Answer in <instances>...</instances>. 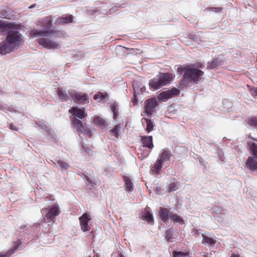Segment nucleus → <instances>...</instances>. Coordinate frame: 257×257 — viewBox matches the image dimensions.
<instances>
[{
    "instance_id": "f257e3e1",
    "label": "nucleus",
    "mask_w": 257,
    "mask_h": 257,
    "mask_svg": "<svg viewBox=\"0 0 257 257\" xmlns=\"http://www.w3.org/2000/svg\"><path fill=\"white\" fill-rule=\"evenodd\" d=\"M178 71L180 73H184L183 78L180 81V85L183 86H187L190 84L197 83L200 76H202L204 72L201 70L189 67H180L178 68Z\"/></svg>"
},
{
    "instance_id": "f03ea898",
    "label": "nucleus",
    "mask_w": 257,
    "mask_h": 257,
    "mask_svg": "<svg viewBox=\"0 0 257 257\" xmlns=\"http://www.w3.org/2000/svg\"><path fill=\"white\" fill-rule=\"evenodd\" d=\"M10 28L7 32L6 39L15 48L18 47L22 42V35L18 30L19 26H16L14 24H9Z\"/></svg>"
},
{
    "instance_id": "7ed1b4c3",
    "label": "nucleus",
    "mask_w": 257,
    "mask_h": 257,
    "mask_svg": "<svg viewBox=\"0 0 257 257\" xmlns=\"http://www.w3.org/2000/svg\"><path fill=\"white\" fill-rule=\"evenodd\" d=\"M172 74L169 73H160L159 75L149 81V86L154 89H159L169 84L171 80Z\"/></svg>"
},
{
    "instance_id": "20e7f679",
    "label": "nucleus",
    "mask_w": 257,
    "mask_h": 257,
    "mask_svg": "<svg viewBox=\"0 0 257 257\" xmlns=\"http://www.w3.org/2000/svg\"><path fill=\"white\" fill-rule=\"evenodd\" d=\"M171 154L169 150L164 149L159 155L156 162L153 167L152 171L154 173L158 174L162 171V165L164 162L170 160Z\"/></svg>"
},
{
    "instance_id": "39448f33",
    "label": "nucleus",
    "mask_w": 257,
    "mask_h": 257,
    "mask_svg": "<svg viewBox=\"0 0 257 257\" xmlns=\"http://www.w3.org/2000/svg\"><path fill=\"white\" fill-rule=\"evenodd\" d=\"M249 150L253 157H248L246 162V165L247 168L251 171H255L257 170V144L255 143L250 144Z\"/></svg>"
},
{
    "instance_id": "423d86ee",
    "label": "nucleus",
    "mask_w": 257,
    "mask_h": 257,
    "mask_svg": "<svg viewBox=\"0 0 257 257\" xmlns=\"http://www.w3.org/2000/svg\"><path fill=\"white\" fill-rule=\"evenodd\" d=\"M73 124L76 126L79 131V135L81 137V134H83L86 137L90 138L92 135L91 129L86 123L82 122L77 118H74L73 120Z\"/></svg>"
},
{
    "instance_id": "0eeeda50",
    "label": "nucleus",
    "mask_w": 257,
    "mask_h": 257,
    "mask_svg": "<svg viewBox=\"0 0 257 257\" xmlns=\"http://www.w3.org/2000/svg\"><path fill=\"white\" fill-rule=\"evenodd\" d=\"M71 99H73L75 102L80 104H85L88 100L89 97L87 94L77 92L75 90L71 89L69 92Z\"/></svg>"
},
{
    "instance_id": "6e6552de",
    "label": "nucleus",
    "mask_w": 257,
    "mask_h": 257,
    "mask_svg": "<svg viewBox=\"0 0 257 257\" xmlns=\"http://www.w3.org/2000/svg\"><path fill=\"white\" fill-rule=\"evenodd\" d=\"M44 213L46 211L45 218L48 220H53L59 214V207L56 204H53L45 209L42 210Z\"/></svg>"
},
{
    "instance_id": "1a4fd4ad",
    "label": "nucleus",
    "mask_w": 257,
    "mask_h": 257,
    "mask_svg": "<svg viewBox=\"0 0 257 257\" xmlns=\"http://www.w3.org/2000/svg\"><path fill=\"white\" fill-rule=\"evenodd\" d=\"M180 91L177 88H173L167 91L161 92L158 96V99L163 101H166L168 99L178 95Z\"/></svg>"
},
{
    "instance_id": "9d476101",
    "label": "nucleus",
    "mask_w": 257,
    "mask_h": 257,
    "mask_svg": "<svg viewBox=\"0 0 257 257\" xmlns=\"http://www.w3.org/2000/svg\"><path fill=\"white\" fill-rule=\"evenodd\" d=\"M144 112L147 115H151L154 112L157 105V101L155 98L148 99L145 102Z\"/></svg>"
},
{
    "instance_id": "9b49d317",
    "label": "nucleus",
    "mask_w": 257,
    "mask_h": 257,
    "mask_svg": "<svg viewBox=\"0 0 257 257\" xmlns=\"http://www.w3.org/2000/svg\"><path fill=\"white\" fill-rule=\"evenodd\" d=\"M81 229L83 231H88L90 229L88 222L90 220V216L87 213H84L79 218Z\"/></svg>"
},
{
    "instance_id": "f8f14e48",
    "label": "nucleus",
    "mask_w": 257,
    "mask_h": 257,
    "mask_svg": "<svg viewBox=\"0 0 257 257\" xmlns=\"http://www.w3.org/2000/svg\"><path fill=\"white\" fill-rule=\"evenodd\" d=\"M38 43L47 49H57L59 48L58 44L49 40L46 38H40L38 39Z\"/></svg>"
},
{
    "instance_id": "ddd939ff",
    "label": "nucleus",
    "mask_w": 257,
    "mask_h": 257,
    "mask_svg": "<svg viewBox=\"0 0 257 257\" xmlns=\"http://www.w3.org/2000/svg\"><path fill=\"white\" fill-rule=\"evenodd\" d=\"M55 33V32L53 30H33L31 31L30 34L33 35L34 37H52Z\"/></svg>"
},
{
    "instance_id": "4468645a",
    "label": "nucleus",
    "mask_w": 257,
    "mask_h": 257,
    "mask_svg": "<svg viewBox=\"0 0 257 257\" xmlns=\"http://www.w3.org/2000/svg\"><path fill=\"white\" fill-rule=\"evenodd\" d=\"M69 111L74 116L72 120L76 117L79 119H83L87 115L84 108H79L77 107H73Z\"/></svg>"
},
{
    "instance_id": "2eb2a0df",
    "label": "nucleus",
    "mask_w": 257,
    "mask_h": 257,
    "mask_svg": "<svg viewBox=\"0 0 257 257\" xmlns=\"http://www.w3.org/2000/svg\"><path fill=\"white\" fill-rule=\"evenodd\" d=\"M15 48L7 39L0 43V54L5 55Z\"/></svg>"
},
{
    "instance_id": "dca6fc26",
    "label": "nucleus",
    "mask_w": 257,
    "mask_h": 257,
    "mask_svg": "<svg viewBox=\"0 0 257 257\" xmlns=\"http://www.w3.org/2000/svg\"><path fill=\"white\" fill-rule=\"evenodd\" d=\"M15 48L7 39L0 43V54L5 55Z\"/></svg>"
},
{
    "instance_id": "f3484780",
    "label": "nucleus",
    "mask_w": 257,
    "mask_h": 257,
    "mask_svg": "<svg viewBox=\"0 0 257 257\" xmlns=\"http://www.w3.org/2000/svg\"><path fill=\"white\" fill-rule=\"evenodd\" d=\"M141 142L143 144V146L152 150L154 148L153 143V137L152 136H144L142 137L141 139Z\"/></svg>"
},
{
    "instance_id": "a211bd4d",
    "label": "nucleus",
    "mask_w": 257,
    "mask_h": 257,
    "mask_svg": "<svg viewBox=\"0 0 257 257\" xmlns=\"http://www.w3.org/2000/svg\"><path fill=\"white\" fill-rule=\"evenodd\" d=\"M159 213L161 220L164 222L168 221L170 214H172L167 208L162 207L160 208Z\"/></svg>"
},
{
    "instance_id": "6ab92c4d",
    "label": "nucleus",
    "mask_w": 257,
    "mask_h": 257,
    "mask_svg": "<svg viewBox=\"0 0 257 257\" xmlns=\"http://www.w3.org/2000/svg\"><path fill=\"white\" fill-rule=\"evenodd\" d=\"M70 91V90H68V93H67L66 92V90L63 88H58L57 90V94L59 99L62 101H66L68 99H71V97L69 94V92Z\"/></svg>"
},
{
    "instance_id": "aec40b11",
    "label": "nucleus",
    "mask_w": 257,
    "mask_h": 257,
    "mask_svg": "<svg viewBox=\"0 0 257 257\" xmlns=\"http://www.w3.org/2000/svg\"><path fill=\"white\" fill-rule=\"evenodd\" d=\"M93 121L95 124L99 126L101 129L106 128L107 123L106 121L100 116H97L94 118Z\"/></svg>"
},
{
    "instance_id": "412c9836",
    "label": "nucleus",
    "mask_w": 257,
    "mask_h": 257,
    "mask_svg": "<svg viewBox=\"0 0 257 257\" xmlns=\"http://www.w3.org/2000/svg\"><path fill=\"white\" fill-rule=\"evenodd\" d=\"M124 181L125 190L127 191L132 192L134 190V184L131 179L126 176L123 177Z\"/></svg>"
},
{
    "instance_id": "4be33fe9",
    "label": "nucleus",
    "mask_w": 257,
    "mask_h": 257,
    "mask_svg": "<svg viewBox=\"0 0 257 257\" xmlns=\"http://www.w3.org/2000/svg\"><path fill=\"white\" fill-rule=\"evenodd\" d=\"M223 64L222 61L218 59H215L211 62H208L207 66V69H214L221 65Z\"/></svg>"
},
{
    "instance_id": "5701e85b",
    "label": "nucleus",
    "mask_w": 257,
    "mask_h": 257,
    "mask_svg": "<svg viewBox=\"0 0 257 257\" xmlns=\"http://www.w3.org/2000/svg\"><path fill=\"white\" fill-rule=\"evenodd\" d=\"M20 245V243L16 242L13 248L6 252L0 253V257H10L18 249Z\"/></svg>"
},
{
    "instance_id": "b1692460",
    "label": "nucleus",
    "mask_w": 257,
    "mask_h": 257,
    "mask_svg": "<svg viewBox=\"0 0 257 257\" xmlns=\"http://www.w3.org/2000/svg\"><path fill=\"white\" fill-rule=\"evenodd\" d=\"M95 100H98L100 102H105L106 101V95L105 93L101 92H98L93 96Z\"/></svg>"
},
{
    "instance_id": "393cba45",
    "label": "nucleus",
    "mask_w": 257,
    "mask_h": 257,
    "mask_svg": "<svg viewBox=\"0 0 257 257\" xmlns=\"http://www.w3.org/2000/svg\"><path fill=\"white\" fill-rule=\"evenodd\" d=\"M121 129V126L120 124L115 125L114 128L110 131L111 135L118 138L120 134Z\"/></svg>"
},
{
    "instance_id": "a878e982",
    "label": "nucleus",
    "mask_w": 257,
    "mask_h": 257,
    "mask_svg": "<svg viewBox=\"0 0 257 257\" xmlns=\"http://www.w3.org/2000/svg\"><path fill=\"white\" fill-rule=\"evenodd\" d=\"M203 239L202 242L203 244H206L209 245H212L216 243V240H214L212 238L208 237L205 235L202 234Z\"/></svg>"
},
{
    "instance_id": "bb28decb",
    "label": "nucleus",
    "mask_w": 257,
    "mask_h": 257,
    "mask_svg": "<svg viewBox=\"0 0 257 257\" xmlns=\"http://www.w3.org/2000/svg\"><path fill=\"white\" fill-rule=\"evenodd\" d=\"M170 219L171 221H173L175 223H178L180 224H183L184 223L183 219L177 214H170Z\"/></svg>"
},
{
    "instance_id": "cd10ccee",
    "label": "nucleus",
    "mask_w": 257,
    "mask_h": 257,
    "mask_svg": "<svg viewBox=\"0 0 257 257\" xmlns=\"http://www.w3.org/2000/svg\"><path fill=\"white\" fill-rule=\"evenodd\" d=\"M142 219L147 221L149 223H152L153 218L151 214L149 212L144 213L142 214Z\"/></svg>"
},
{
    "instance_id": "c85d7f7f",
    "label": "nucleus",
    "mask_w": 257,
    "mask_h": 257,
    "mask_svg": "<svg viewBox=\"0 0 257 257\" xmlns=\"http://www.w3.org/2000/svg\"><path fill=\"white\" fill-rule=\"evenodd\" d=\"M73 16L69 15L68 16L63 17L60 18L59 20V23L60 24H65L70 23L72 21Z\"/></svg>"
},
{
    "instance_id": "c756f323",
    "label": "nucleus",
    "mask_w": 257,
    "mask_h": 257,
    "mask_svg": "<svg viewBox=\"0 0 257 257\" xmlns=\"http://www.w3.org/2000/svg\"><path fill=\"white\" fill-rule=\"evenodd\" d=\"M179 184L178 182L174 181L171 182L169 185L168 187V190L169 192H172L176 191L177 190L179 187Z\"/></svg>"
},
{
    "instance_id": "7c9ffc66",
    "label": "nucleus",
    "mask_w": 257,
    "mask_h": 257,
    "mask_svg": "<svg viewBox=\"0 0 257 257\" xmlns=\"http://www.w3.org/2000/svg\"><path fill=\"white\" fill-rule=\"evenodd\" d=\"M141 83L138 81H134L133 82V87L134 88V96L136 97L138 95L140 89H138V87L140 85Z\"/></svg>"
},
{
    "instance_id": "2f4dec72",
    "label": "nucleus",
    "mask_w": 257,
    "mask_h": 257,
    "mask_svg": "<svg viewBox=\"0 0 257 257\" xmlns=\"http://www.w3.org/2000/svg\"><path fill=\"white\" fill-rule=\"evenodd\" d=\"M110 108L113 113V118L116 119L118 115V108L117 105L115 103L110 104Z\"/></svg>"
},
{
    "instance_id": "473e14b6",
    "label": "nucleus",
    "mask_w": 257,
    "mask_h": 257,
    "mask_svg": "<svg viewBox=\"0 0 257 257\" xmlns=\"http://www.w3.org/2000/svg\"><path fill=\"white\" fill-rule=\"evenodd\" d=\"M56 161V166L58 168H60L62 169H67L69 167V165L68 164L62 160H58Z\"/></svg>"
},
{
    "instance_id": "72a5a7b5",
    "label": "nucleus",
    "mask_w": 257,
    "mask_h": 257,
    "mask_svg": "<svg viewBox=\"0 0 257 257\" xmlns=\"http://www.w3.org/2000/svg\"><path fill=\"white\" fill-rule=\"evenodd\" d=\"M145 120L147 122L146 131L147 132L150 133L153 130V123L150 119L145 118Z\"/></svg>"
},
{
    "instance_id": "f704fd0d",
    "label": "nucleus",
    "mask_w": 257,
    "mask_h": 257,
    "mask_svg": "<svg viewBox=\"0 0 257 257\" xmlns=\"http://www.w3.org/2000/svg\"><path fill=\"white\" fill-rule=\"evenodd\" d=\"M247 123L252 126H257V118L250 117L247 119Z\"/></svg>"
},
{
    "instance_id": "c9c22d12",
    "label": "nucleus",
    "mask_w": 257,
    "mask_h": 257,
    "mask_svg": "<svg viewBox=\"0 0 257 257\" xmlns=\"http://www.w3.org/2000/svg\"><path fill=\"white\" fill-rule=\"evenodd\" d=\"M187 255V253L181 251H174L173 252V257H186Z\"/></svg>"
},
{
    "instance_id": "e433bc0d",
    "label": "nucleus",
    "mask_w": 257,
    "mask_h": 257,
    "mask_svg": "<svg viewBox=\"0 0 257 257\" xmlns=\"http://www.w3.org/2000/svg\"><path fill=\"white\" fill-rule=\"evenodd\" d=\"M173 230L172 229L167 230L166 231V238L170 241L173 236Z\"/></svg>"
},
{
    "instance_id": "4c0bfd02",
    "label": "nucleus",
    "mask_w": 257,
    "mask_h": 257,
    "mask_svg": "<svg viewBox=\"0 0 257 257\" xmlns=\"http://www.w3.org/2000/svg\"><path fill=\"white\" fill-rule=\"evenodd\" d=\"M83 151L88 154L89 156H92V151L89 148L83 146L82 147Z\"/></svg>"
},
{
    "instance_id": "58836bf2",
    "label": "nucleus",
    "mask_w": 257,
    "mask_h": 257,
    "mask_svg": "<svg viewBox=\"0 0 257 257\" xmlns=\"http://www.w3.org/2000/svg\"><path fill=\"white\" fill-rule=\"evenodd\" d=\"M189 37L190 39L193 40L194 42H198V38L196 35H190Z\"/></svg>"
},
{
    "instance_id": "ea45409f",
    "label": "nucleus",
    "mask_w": 257,
    "mask_h": 257,
    "mask_svg": "<svg viewBox=\"0 0 257 257\" xmlns=\"http://www.w3.org/2000/svg\"><path fill=\"white\" fill-rule=\"evenodd\" d=\"M145 90H146V88H145V86L142 85V86L140 88V91H139L138 95H139L140 94H142L143 92H144L145 91Z\"/></svg>"
},
{
    "instance_id": "a19ab883",
    "label": "nucleus",
    "mask_w": 257,
    "mask_h": 257,
    "mask_svg": "<svg viewBox=\"0 0 257 257\" xmlns=\"http://www.w3.org/2000/svg\"><path fill=\"white\" fill-rule=\"evenodd\" d=\"M251 95L253 97H255L257 95V89L252 90Z\"/></svg>"
},
{
    "instance_id": "79ce46f5",
    "label": "nucleus",
    "mask_w": 257,
    "mask_h": 257,
    "mask_svg": "<svg viewBox=\"0 0 257 257\" xmlns=\"http://www.w3.org/2000/svg\"><path fill=\"white\" fill-rule=\"evenodd\" d=\"M10 128L12 130H16V127L12 124L10 125Z\"/></svg>"
},
{
    "instance_id": "37998d69",
    "label": "nucleus",
    "mask_w": 257,
    "mask_h": 257,
    "mask_svg": "<svg viewBox=\"0 0 257 257\" xmlns=\"http://www.w3.org/2000/svg\"><path fill=\"white\" fill-rule=\"evenodd\" d=\"M133 102L134 103H136L137 102V100L136 99V97L134 96V98H133Z\"/></svg>"
},
{
    "instance_id": "c03bdc74",
    "label": "nucleus",
    "mask_w": 257,
    "mask_h": 257,
    "mask_svg": "<svg viewBox=\"0 0 257 257\" xmlns=\"http://www.w3.org/2000/svg\"><path fill=\"white\" fill-rule=\"evenodd\" d=\"M51 25V22H48V28L50 27Z\"/></svg>"
},
{
    "instance_id": "a18cd8bd",
    "label": "nucleus",
    "mask_w": 257,
    "mask_h": 257,
    "mask_svg": "<svg viewBox=\"0 0 257 257\" xmlns=\"http://www.w3.org/2000/svg\"><path fill=\"white\" fill-rule=\"evenodd\" d=\"M142 85V84H140V85L138 87V89H140V88L141 87Z\"/></svg>"
},
{
    "instance_id": "49530a36",
    "label": "nucleus",
    "mask_w": 257,
    "mask_h": 257,
    "mask_svg": "<svg viewBox=\"0 0 257 257\" xmlns=\"http://www.w3.org/2000/svg\"><path fill=\"white\" fill-rule=\"evenodd\" d=\"M33 7H34L33 6H32L30 7V8H33Z\"/></svg>"
}]
</instances>
